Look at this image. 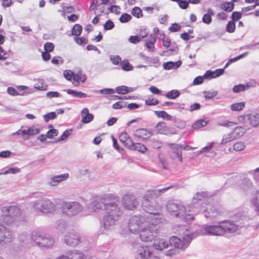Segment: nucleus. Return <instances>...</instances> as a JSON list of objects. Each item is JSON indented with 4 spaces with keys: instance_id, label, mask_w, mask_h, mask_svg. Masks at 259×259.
Masks as SVG:
<instances>
[{
    "instance_id": "nucleus-30",
    "label": "nucleus",
    "mask_w": 259,
    "mask_h": 259,
    "mask_svg": "<svg viewBox=\"0 0 259 259\" xmlns=\"http://www.w3.org/2000/svg\"><path fill=\"white\" fill-rule=\"evenodd\" d=\"M212 148V145L210 144L208 146L202 148L199 152L198 154H201L204 152H207L206 156L207 157H213L215 155V153L213 151H210Z\"/></svg>"
},
{
    "instance_id": "nucleus-51",
    "label": "nucleus",
    "mask_w": 259,
    "mask_h": 259,
    "mask_svg": "<svg viewBox=\"0 0 259 259\" xmlns=\"http://www.w3.org/2000/svg\"><path fill=\"white\" fill-rule=\"evenodd\" d=\"M253 209L258 214H259V200L257 198H253L251 201Z\"/></svg>"
},
{
    "instance_id": "nucleus-35",
    "label": "nucleus",
    "mask_w": 259,
    "mask_h": 259,
    "mask_svg": "<svg viewBox=\"0 0 259 259\" xmlns=\"http://www.w3.org/2000/svg\"><path fill=\"white\" fill-rule=\"evenodd\" d=\"M154 113L158 117L162 118L167 120H171L172 119V116L164 111H155Z\"/></svg>"
},
{
    "instance_id": "nucleus-11",
    "label": "nucleus",
    "mask_w": 259,
    "mask_h": 259,
    "mask_svg": "<svg viewBox=\"0 0 259 259\" xmlns=\"http://www.w3.org/2000/svg\"><path fill=\"white\" fill-rule=\"evenodd\" d=\"M32 239L38 245L46 248L52 247L54 243V239L48 235H33Z\"/></svg>"
},
{
    "instance_id": "nucleus-58",
    "label": "nucleus",
    "mask_w": 259,
    "mask_h": 259,
    "mask_svg": "<svg viewBox=\"0 0 259 259\" xmlns=\"http://www.w3.org/2000/svg\"><path fill=\"white\" fill-rule=\"evenodd\" d=\"M123 144L129 149L133 150L135 144L133 143V141L129 137Z\"/></svg>"
},
{
    "instance_id": "nucleus-37",
    "label": "nucleus",
    "mask_w": 259,
    "mask_h": 259,
    "mask_svg": "<svg viewBox=\"0 0 259 259\" xmlns=\"http://www.w3.org/2000/svg\"><path fill=\"white\" fill-rule=\"evenodd\" d=\"M245 102H241L233 104L231 105V109L233 111H239L242 110L245 107Z\"/></svg>"
},
{
    "instance_id": "nucleus-18",
    "label": "nucleus",
    "mask_w": 259,
    "mask_h": 259,
    "mask_svg": "<svg viewBox=\"0 0 259 259\" xmlns=\"http://www.w3.org/2000/svg\"><path fill=\"white\" fill-rule=\"evenodd\" d=\"M204 217L210 220L218 218L220 215V212L214 207L207 208L203 211Z\"/></svg>"
},
{
    "instance_id": "nucleus-15",
    "label": "nucleus",
    "mask_w": 259,
    "mask_h": 259,
    "mask_svg": "<svg viewBox=\"0 0 259 259\" xmlns=\"http://www.w3.org/2000/svg\"><path fill=\"white\" fill-rule=\"evenodd\" d=\"M183 146L178 144H171V150L172 152L170 155L171 157L173 159H178L179 160L182 162H183V158H182V149Z\"/></svg>"
},
{
    "instance_id": "nucleus-10",
    "label": "nucleus",
    "mask_w": 259,
    "mask_h": 259,
    "mask_svg": "<svg viewBox=\"0 0 259 259\" xmlns=\"http://www.w3.org/2000/svg\"><path fill=\"white\" fill-rule=\"evenodd\" d=\"M198 234L200 235H217L220 236L224 234V230L222 225L206 226L203 227V230Z\"/></svg>"
},
{
    "instance_id": "nucleus-34",
    "label": "nucleus",
    "mask_w": 259,
    "mask_h": 259,
    "mask_svg": "<svg viewBox=\"0 0 259 259\" xmlns=\"http://www.w3.org/2000/svg\"><path fill=\"white\" fill-rule=\"evenodd\" d=\"M66 91L67 93V94L71 95L75 97L82 98H86L87 97V95L85 93H82L80 91H76L71 89H68Z\"/></svg>"
},
{
    "instance_id": "nucleus-29",
    "label": "nucleus",
    "mask_w": 259,
    "mask_h": 259,
    "mask_svg": "<svg viewBox=\"0 0 259 259\" xmlns=\"http://www.w3.org/2000/svg\"><path fill=\"white\" fill-rule=\"evenodd\" d=\"M245 132L244 128L242 126H237L231 132L235 140L242 137Z\"/></svg>"
},
{
    "instance_id": "nucleus-56",
    "label": "nucleus",
    "mask_w": 259,
    "mask_h": 259,
    "mask_svg": "<svg viewBox=\"0 0 259 259\" xmlns=\"http://www.w3.org/2000/svg\"><path fill=\"white\" fill-rule=\"evenodd\" d=\"M58 134V130L56 129H52L49 130L47 133V137L48 138H52L54 136H57Z\"/></svg>"
},
{
    "instance_id": "nucleus-61",
    "label": "nucleus",
    "mask_w": 259,
    "mask_h": 259,
    "mask_svg": "<svg viewBox=\"0 0 259 259\" xmlns=\"http://www.w3.org/2000/svg\"><path fill=\"white\" fill-rule=\"evenodd\" d=\"M183 219L187 223H190L194 219V217L192 214H187L183 217Z\"/></svg>"
},
{
    "instance_id": "nucleus-14",
    "label": "nucleus",
    "mask_w": 259,
    "mask_h": 259,
    "mask_svg": "<svg viewBox=\"0 0 259 259\" xmlns=\"http://www.w3.org/2000/svg\"><path fill=\"white\" fill-rule=\"evenodd\" d=\"M170 246L169 239L158 238L154 241L153 244V248L159 251H162L164 249L168 248Z\"/></svg>"
},
{
    "instance_id": "nucleus-6",
    "label": "nucleus",
    "mask_w": 259,
    "mask_h": 259,
    "mask_svg": "<svg viewBox=\"0 0 259 259\" xmlns=\"http://www.w3.org/2000/svg\"><path fill=\"white\" fill-rule=\"evenodd\" d=\"M32 206L36 211L45 213H53L56 210L55 204L47 198L39 199L33 202Z\"/></svg>"
},
{
    "instance_id": "nucleus-46",
    "label": "nucleus",
    "mask_w": 259,
    "mask_h": 259,
    "mask_svg": "<svg viewBox=\"0 0 259 259\" xmlns=\"http://www.w3.org/2000/svg\"><path fill=\"white\" fill-rule=\"evenodd\" d=\"M132 14L134 16L137 18H140L143 16V12L141 9L137 7H135L132 9Z\"/></svg>"
},
{
    "instance_id": "nucleus-9",
    "label": "nucleus",
    "mask_w": 259,
    "mask_h": 259,
    "mask_svg": "<svg viewBox=\"0 0 259 259\" xmlns=\"http://www.w3.org/2000/svg\"><path fill=\"white\" fill-rule=\"evenodd\" d=\"M167 211L172 215L181 218L186 212V207L180 202L173 200L168 201L166 205Z\"/></svg>"
},
{
    "instance_id": "nucleus-44",
    "label": "nucleus",
    "mask_w": 259,
    "mask_h": 259,
    "mask_svg": "<svg viewBox=\"0 0 259 259\" xmlns=\"http://www.w3.org/2000/svg\"><path fill=\"white\" fill-rule=\"evenodd\" d=\"M132 150H137L141 153H145L147 150L146 146L140 143H136Z\"/></svg>"
},
{
    "instance_id": "nucleus-8",
    "label": "nucleus",
    "mask_w": 259,
    "mask_h": 259,
    "mask_svg": "<svg viewBox=\"0 0 259 259\" xmlns=\"http://www.w3.org/2000/svg\"><path fill=\"white\" fill-rule=\"evenodd\" d=\"M82 210L83 206L77 201L64 202L62 205L63 213L69 217L78 214Z\"/></svg>"
},
{
    "instance_id": "nucleus-49",
    "label": "nucleus",
    "mask_w": 259,
    "mask_h": 259,
    "mask_svg": "<svg viewBox=\"0 0 259 259\" xmlns=\"http://www.w3.org/2000/svg\"><path fill=\"white\" fill-rule=\"evenodd\" d=\"M111 62L114 65H117L121 62V58L118 55H113L110 57Z\"/></svg>"
},
{
    "instance_id": "nucleus-47",
    "label": "nucleus",
    "mask_w": 259,
    "mask_h": 259,
    "mask_svg": "<svg viewBox=\"0 0 259 259\" xmlns=\"http://www.w3.org/2000/svg\"><path fill=\"white\" fill-rule=\"evenodd\" d=\"M45 121L47 122L50 120L54 119L57 117V114L55 112H51L43 116Z\"/></svg>"
},
{
    "instance_id": "nucleus-3",
    "label": "nucleus",
    "mask_w": 259,
    "mask_h": 259,
    "mask_svg": "<svg viewBox=\"0 0 259 259\" xmlns=\"http://www.w3.org/2000/svg\"><path fill=\"white\" fill-rule=\"evenodd\" d=\"M170 187L164 188L161 189L151 190L148 191L143 197L142 207L143 209L147 212L144 214L146 216L150 215V220H159L160 216L159 211L162 207L154 199L160 196L162 193L168 190Z\"/></svg>"
},
{
    "instance_id": "nucleus-4",
    "label": "nucleus",
    "mask_w": 259,
    "mask_h": 259,
    "mask_svg": "<svg viewBox=\"0 0 259 259\" xmlns=\"http://www.w3.org/2000/svg\"><path fill=\"white\" fill-rule=\"evenodd\" d=\"M193 238V234L188 230H186L183 236L179 238L176 236H172L169 238L170 245L174 248L169 249L166 252L167 256H173L178 253V250L184 251L189 246Z\"/></svg>"
},
{
    "instance_id": "nucleus-36",
    "label": "nucleus",
    "mask_w": 259,
    "mask_h": 259,
    "mask_svg": "<svg viewBox=\"0 0 259 259\" xmlns=\"http://www.w3.org/2000/svg\"><path fill=\"white\" fill-rule=\"evenodd\" d=\"M241 183L242 185L241 188L245 191L248 190L252 187V183L248 179L244 178L241 180Z\"/></svg>"
},
{
    "instance_id": "nucleus-55",
    "label": "nucleus",
    "mask_w": 259,
    "mask_h": 259,
    "mask_svg": "<svg viewBox=\"0 0 259 259\" xmlns=\"http://www.w3.org/2000/svg\"><path fill=\"white\" fill-rule=\"evenodd\" d=\"M114 27V23L110 20L107 21L104 25V28L105 30H111Z\"/></svg>"
},
{
    "instance_id": "nucleus-48",
    "label": "nucleus",
    "mask_w": 259,
    "mask_h": 259,
    "mask_svg": "<svg viewBox=\"0 0 259 259\" xmlns=\"http://www.w3.org/2000/svg\"><path fill=\"white\" fill-rule=\"evenodd\" d=\"M235 29V24L233 21H230L228 22L227 27L226 31L230 33L234 32Z\"/></svg>"
},
{
    "instance_id": "nucleus-41",
    "label": "nucleus",
    "mask_w": 259,
    "mask_h": 259,
    "mask_svg": "<svg viewBox=\"0 0 259 259\" xmlns=\"http://www.w3.org/2000/svg\"><path fill=\"white\" fill-rule=\"evenodd\" d=\"M121 66L122 69L126 71L132 70L133 69V66L130 64L127 60H123L121 62Z\"/></svg>"
},
{
    "instance_id": "nucleus-12",
    "label": "nucleus",
    "mask_w": 259,
    "mask_h": 259,
    "mask_svg": "<svg viewBox=\"0 0 259 259\" xmlns=\"http://www.w3.org/2000/svg\"><path fill=\"white\" fill-rule=\"evenodd\" d=\"M122 204L124 207L127 210H134L139 204L136 197L133 194H126L122 197Z\"/></svg>"
},
{
    "instance_id": "nucleus-13",
    "label": "nucleus",
    "mask_w": 259,
    "mask_h": 259,
    "mask_svg": "<svg viewBox=\"0 0 259 259\" xmlns=\"http://www.w3.org/2000/svg\"><path fill=\"white\" fill-rule=\"evenodd\" d=\"M64 242L68 246L75 247L80 243V237L77 233L69 232L65 235Z\"/></svg>"
},
{
    "instance_id": "nucleus-24",
    "label": "nucleus",
    "mask_w": 259,
    "mask_h": 259,
    "mask_svg": "<svg viewBox=\"0 0 259 259\" xmlns=\"http://www.w3.org/2000/svg\"><path fill=\"white\" fill-rule=\"evenodd\" d=\"M40 128L38 125H33L29 127L27 130H22V135L34 136L37 135L40 131Z\"/></svg>"
},
{
    "instance_id": "nucleus-16",
    "label": "nucleus",
    "mask_w": 259,
    "mask_h": 259,
    "mask_svg": "<svg viewBox=\"0 0 259 259\" xmlns=\"http://www.w3.org/2000/svg\"><path fill=\"white\" fill-rule=\"evenodd\" d=\"M207 195L206 192H197L193 197L192 199L191 203L188 204L187 205L188 208H189L188 211H192L193 208L192 207V206H194L199 201L203 200L207 197Z\"/></svg>"
},
{
    "instance_id": "nucleus-57",
    "label": "nucleus",
    "mask_w": 259,
    "mask_h": 259,
    "mask_svg": "<svg viewBox=\"0 0 259 259\" xmlns=\"http://www.w3.org/2000/svg\"><path fill=\"white\" fill-rule=\"evenodd\" d=\"M9 94L12 96L22 95L23 93H19L13 87H9L7 89Z\"/></svg>"
},
{
    "instance_id": "nucleus-39",
    "label": "nucleus",
    "mask_w": 259,
    "mask_h": 259,
    "mask_svg": "<svg viewBox=\"0 0 259 259\" xmlns=\"http://www.w3.org/2000/svg\"><path fill=\"white\" fill-rule=\"evenodd\" d=\"M208 121L204 119H200L194 122L192 125V127L194 129H198L206 125Z\"/></svg>"
},
{
    "instance_id": "nucleus-33",
    "label": "nucleus",
    "mask_w": 259,
    "mask_h": 259,
    "mask_svg": "<svg viewBox=\"0 0 259 259\" xmlns=\"http://www.w3.org/2000/svg\"><path fill=\"white\" fill-rule=\"evenodd\" d=\"M235 140L232 133L230 132L223 135L221 144L224 145L226 144Z\"/></svg>"
},
{
    "instance_id": "nucleus-5",
    "label": "nucleus",
    "mask_w": 259,
    "mask_h": 259,
    "mask_svg": "<svg viewBox=\"0 0 259 259\" xmlns=\"http://www.w3.org/2000/svg\"><path fill=\"white\" fill-rule=\"evenodd\" d=\"M150 215L146 216L144 214L134 215L132 217L128 224V228L132 233H139L143 228L150 224L151 222Z\"/></svg>"
},
{
    "instance_id": "nucleus-53",
    "label": "nucleus",
    "mask_w": 259,
    "mask_h": 259,
    "mask_svg": "<svg viewBox=\"0 0 259 259\" xmlns=\"http://www.w3.org/2000/svg\"><path fill=\"white\" fill-rule=\"evenodd\" d=\"M159 103V101L154 98H148L145 100V104L148 106L156 105Z\"/></svg>"
},
{
    "instance_id": "nucleus-63",
    "label": "nucleus",
    "mask_w": 259,
    "mask_h": 259,
    "mask_svg": "<svg viewBox=\"0 0 259 259\" xmlns=\"http://www.w3.org/2000/svg\"><path fill=\"white\" fill-rule=\"evenodd\" d=\"M141 40V38L139 36L132 35L131 36L128 38V40L131 43L135 44L139 42Z\"/></svg>"
},
{
    "instance_id": "nucleus-17",
    "label": "nucleus",
    "mask_w": 259,
    "mask_h": 259,
    "mask_svg": "<svg viewBox=\"0 0 259 259\" xmlns=\"http://www.w3.org/2000/svg\"><path fill=\"white\" fill-rule=\"evenodd\" d=\"M68 178L69 174L67 173L53 176L50 178L48 184L53 187L57 186L60 183L66 180Z\"/></svg>"
},
{
    "instance_id": "nucleus-19",
    "label": "nucleus",
    "mask_w": 259,
    "mask_h": 259,
    "mask_svg": "<svg viewBox=\"0 0 259 259\" xmlns=\"http://www.w3.org/2000/svg\"><path fill=\"white\" fill-rule=\"evenodd\" d=\"M157 133L159 134L163 135H170L174 134V133L171 131L170 128L166 125V124L163 122H158L155 126Z\"/></svg>"
},
{
    "instance_id": "nucleus-38",
    "label": "nucleus",
    "mask_w": 259,
    "mask_h": 259,
    "mask_svg": "<svg viewBox=\"0 0 259 259\" xmlns=\"http://www.w3.org/2000/svg\"><path fill=\"white\" fill-rule=\"evenodd\" d=\"M234 5L232 2H225L221 5V8L225 11L231 12L234 9Z\"/></svg>"
},
{
    "instance_id": "nucleus-20",
    "label": "nucleus",
    "mask_w": 259,
    "mask_h": 259,
    "mask_svg": "<svg viewBox=\"0 0 259 259\" xmlns=\"http://www.w3.org/2000/svg\"><path fill=\"white\" fill-rule=\"evenodd\" d=\"M137 252L141 258H148L152 254L151 248L147 246L139 247Z\"/></svg>"
},
{
    "instance_id": "nucleus-62",
    "label": "nucleus",
    "mask_w": 259,
    "mask_h": 259,
    "mask_svg": "<svg viewBox=\"0 0 259 259\" xmlns=\"http://www.w3.org/2000/svg\"><path fill=\"white\" fill-rule=\"evenodd\" d=\"M74 74L70 70H65L63 73L65 78L68 80H71L72 78L73 79Z\"/></svg>"
},
{
    "instance_id": "nucleus-52",
    "label": "nucleus",
    "mask_w": 259,
    "mask_h": 259,
    "mask_svg": "<svg viewBox=\"0 0 259 259\" xmlns=\"http://www.w3.org/2000/svg\"><path fill=\"white\" fill-rule=\"evenodd\" d=\"M204 97L206 99H211L217 96L218 92L217 91H205L203 93Z\"/></svg>"
},
{
    "instance_id": "nucleus-50",
    "label": "nucleus",
    "mask_w": 259,
    "mask_h": 259,
    "mask_svg": "<svg viewBox=\"0 0 259 259\" xmlns=\"http://www.w3.org/2000/svg\"><path fill=\"white\" fill-rule=\"evenodd\" d=\"M132 18V17L130 15L124 13L121 15L119 18V21L121 23H126L129 21Z\"/></svg>"
},
{
    "instance_id": "nucleus-21",
    "label": "nucleus",
    "mask_w": 259,
    "mask_h": 259,
    "mask_svg": "<svg viewBox=\"0 0 259 259\" xmlns=\"http://www.w3.org/2000/svg\"><path fill=\"white\" fill-rule=\"evenodd\" d=\"M222 227L224 228V234L227 233H234L238 229V225L233 222H225L222 223Z\"/></svg>"
},
{
    "instance_id": "nucleus-23",
    "label": "nucleus",
    "mask_w": 259,
    "mask_h": 259,
    "mask_svg": "<svg viewBox=\"0 0 259 259\" xmlns=\"http://www.w3.org/2000/svg\"><path fill=\"white\" fill-rule=\"evenodd\" d=\"M81 122L83 123H88L94 119V115L89 113L87 108H84L81 111Z\"/></svg>"
},
{
    "instance_id": "nucleus-45",
    "label": "nucleus",
    "mask_w": 259,
    "mask_h": 259,
    "mask_svg": "<svg viewBox=\"0 0 259 259\" xmlns=\"http://www.w3.org/2000/svg\"><path fill=\"white\" fill-rule=\"evenodd\" d=\"M81 31V26L79 24H76L72 28V34L75 36H78L80 34Z\"/></svg>"
},
{
    "instance_id": "nucleus-32",
    "label": "nucleus",
    "mask_w": 259,
    "mask_h": 259,
    "mask_svg": "<svg viewBox=\"0 0 259 259\" xmlns=\"http://www.w3.org/2000/svg\"><path fill=\"white\" fill-rule=\"evenodd\" d=\"M133 91V88L125 85L118 87L116 88V92L119 94H125L126 93L132 92Z\"/></svg>"
},
{
    "instance_id": "nucleus-7",
    "label": "nucleus",
    "mask_w": 259,
    "mask_h": 259,
    "mask_svg": "<svg viewBox=\"0 0 259 259\" xmlns=\"http://www.w3.org/2000/svg\"><path fill=\"white\" fill-rule=\"evenodd\" d=\"M160 222L157 220H152L150 224L143 228L140 231V238L141 241L149 242L153 240L156 234V225Z\"/></svg>"
},
{
    "instance_id": "nucleus-54",
    "label": "nucleus",
    "mask_w": 259,
    "mask_h": 259,
    "mask_svg": "<svg viewBox=\"0 0 259 259\" xmlns=\"http://www.w3.org/2000/svg\"><path fill=\"white\" fill-rule=\"evenodd\" d=\"M246 90V87L243 84H239L235 85L233 88V91L234 93H239L244 91Z\"/></svg>"
},
{
    "instance_id": "nucleus-1",
    "label": "nucleus",
    "mask_w": 259,
    "mask_h": 259,
    "mask_svg": "<svg viewBox=\"0 0 259 259\" xmlns=\"http://www.w3.org/2000/svg\"><path fill=\"white\" fill-rule=\"evenodd\" d=\"M103 200V197L96 198L89 204L88 208L90 212H94L102 209L104 207L102 226L104 230L110 231L115 228L121 220L123 210L119 199H114L107 203Z\"/></svg>"
},
{
    "instance_id": "nucleus-43",
    "label": "nucleus",
    "mask_w": 259,
    "mask_h": 259,
    "mask_svg": "<svg viewBox=\"0 0 259 259\" xmlns=\"http://www.w3.org/2000/svg\"><path fill=\"white\" fill-rule=\"evenodd\" d=\"M18 238L19 241L22 243H23L25 244L29 243L28 239L29 238V236L25 232L20 234Z\"/></svg>"
},
{
    "instance_id": "nucleus-59",
    "label": "nucleus",
    "mask_w": 259,
    "mask_h": 259,
    "mask_svg": "<svg viewBox=\"0 0 259 259\" xmlns=\"http://www.w3.org/2000/svg\"><path fill=\"white\" fill-rule=\"evenodd\" d=\"M44 49L46 52H52L54 49V45L52 42H47L44 45Z\"/></svg>"
},
{
    "instance_id": "nucleus-42",
    "label": "nucleus",
    "mask_w": 259,
    "mask_h": 259,
    "mask_svg": "<svg viewBox=\"0 0 259 259\" xmlns=\"http://www.w3.org/2000/svg\"><path fill=\"white\" fill-rule=\"evenodd\" d=\"M180 95V93L178 90H171L168 92L166 95L165 96L166 98L171 99H175L178 97Z\"/></svg>"
},
{
    "instance_id": "nucleus-28",
    "label": "nucleus",
    "mask_w": 259,
    "mask_h": 259,
    "mask_svg": "<svg viewBox=\"0 0 259 259\" xmlns=\"http://www.w3.org/2000/svg\"><path fill=\"white\" fill-rule=\"evenodd\" d=\"M69 259H87V257L82 252L74 250L68 252Z\"/></svg>"
},
{
    "instance_id": "nucleus-64",
    "label": "nucleus",
    "mask_w": 259,
    "mask_h": 259,
    "mask_svg": "<svg viewBox=\"0 0 259 259\" xmlns=\"http://www.w3.org/2000/svg\"><path fill=\"white\" fill-rule=\"evenodd\" d=\"M202 21L206 24H209L212 21V19L210 15L204 14L202 17Z\"/></svg>"
},
{
    "instance_id": "nucleus-31",
    "label": "nucleus",
    "mask_w": 259,
    "mask_h": 259,
    "mask_svg": "<svg viewBox=\"0 0 259 259\" xmlns=\"http://www.w3.org/2000/svg\"><path fill=\"white\" fill-rule=\"evenodd\" d=\"M248 120L250 124L254 127L259 125V113L249 115Z\"/></svg>"
},
{
    "instance_id": "nucleus-26",
    "label": "nucleus",
    "mask_w": 259,
    "mask_h": 259,
    "mask_svg": "<svg viewBox=\"0 0 259 259\" xmlns=\"http://www.w3.org/2000/svg\"><path fill=\"white\" fill-rule=\"evenodd\" d=\"M86 79V75L82 74L81 72H78L73 75L72 83L75 86H78L79 84L80 81L84 82Z\"/></svg>"
},
{
    "instance_id": "nucleus-40",
    "label": "nucleus",
    "mask_w": 259,
    "mask_h": 259,
    "mask_svg": "<svg viewBox=\"0 0 259 259\" xmlns=\"http://www.w3.org/2000/svg\"><path fill=\"white\" fill-rule=\"evenodd\" d=\"M245 146V144L243 142H237L234 144L233 149L237 152H240L243 150Z\"/></svg>"
},
{
    "instance_id": "nucleus-27",
    "label": "nucleus",
    "mask_w": 259,
    "mask_h": 259,
    "mask_svg": "<svg viewBox=\"0 0 259 259\" xmlns=\"http://www.w3.org/2000/svg\"><path fill=\"white\" fill-rule=\"evenodd\" d=\"M181 64L182 62L181 61H178L176 62L169 61L163 63V68L165 70L176 69L179 68L181 65Z\"/></svg>"
},
{
    "instance_id": "nucleus-22",
    "label": "nucleus",
    "mask_w": 259,
    "mask_h": 259,
    "mask_svg": "<svg viewBox=\"0 0 259 259\" xmlns=\"http://www.w3.org/2000/svg\"><path fill=\"white\" fill-rule=\"evenodd\" d=\"M134 136L142 139H147L150 138L152 133L145 128H140L136 131Z\"/></svg>"
},
{
    "instance_id": "nucleus-25",
    "label": "nucleus",
    "mask_w": 259,
    "mask_h": 259,
    "mask_svg": "<svg viewBox=\"0 0 259 259\" xmlns=\"http://www.w3.org/2000/svg\"><path fill=\"white\" fill-rule=\"evenodd\" d=\"M224 72V69H218L215 71L208 70L204 75V77L206 79H210L217 77Z\"/></svg>"
},
{
    "instance_id": "nucleus-60",
    "label": "nucleus",
    "mask_w": 259,
    "mask_h": 259,
    "mask_svg": "<svg viewBox=\"0 0 259 259\" xmlns=\"http://www.w3.org/2000/svg\"><path fill=\"white\" fill-rule=\"evenodd\" d=\"M125 105L126 104L125 102L122 101H118L114 103L112 105V107L113 108L115 109H119L125 107Z\"/></svg>"
},
{
    "instance_id": "nucleus-2",
    "label": "nucleus",
    "mask_w": 259,
    "mask_h": 259,
    "mask_svg": "<svg viewBox=\"0 0 259 259\" xmlns=\"http://www.w3.org/2000/svg\"><path fill=\"white\" fill-rule=\"evenodd\" d=\"M20 209L16 206L0 207V246L9 244L14 239L12 230L5 227L3 223L11 225L21 218Z\"/></svg>"
}]
</instances>
